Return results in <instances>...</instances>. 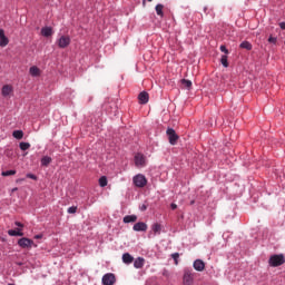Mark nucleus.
<instances>
[{
	"label": "nucleus",
	"instance_id": "f257e3e1",
	"mask_svg": "<svg viewBox=\"0 0 285 285\" xmlns=\"http://www.w3.org/2000/svg\"><path fill=\"white\" fill-rule=\"evenodd\" d=\"M269 266L273 268H277V266H282L285 264V257L284 254H274L268 259Z\"/></svg>",
	"mask_w": 285,
	"mask_h": 285
},
{
	"label": "nucleus",
	"instance_id": "f03ea898",
	"mask_svg": "<svg viewBox=\"0 0 285 285\" xmlns=\"http://www.w3.org/2000/svg\"><path fill=\"white\" fill-rule=\"evenodd\" d=\"M183 284L184 285H194L195 284V273L190 268L184 269L183 275Z\"/></svg>",
	"mask_w": 285,
	"mask_h": 285
},
{
	"label": "nucleus",
	"instance_id": "7ed1b4c3",
	"mask_svg": "<svg viewBox=\"0 0 285 285\" xmlns=\"http://www.w3.org/2000/svg\"><path fill=\"white\" fill-rule=\"evenodd\" d=\"M18 246H20V248H32V246L37 248V244H35V240L27 237L20 238L18 240Z\"/></svg>",
	"mask_w": 285,
	"mask_h": 285
},
{
	"label": "nucleus",
	"instance_id": "20e7f679",
	"mask_svg": "<svg viewBox=\"0 0 285 285\" xmlns=\"http://www.w3.org/2000/svg\"><path fill=\"white\" fill-rule=\"evenodd\" d=\"M135 186L137 188H144V186H146V184H148V179H146V176L138 174L134 177L132 179Z\"/></svg>",
	"mask_w": 285,
	"mask_h": 285
},
{
	"label": "nucleus",
	"instance_id": "39448f33",
	"mask_svg": "<svg viewBox=\"0 0 285 285\" xmlns=\"http://www.w3.org/2000/svg\"><path fill=\"white\" fill-rule=\"evenodd\" d=\"M166 132H167V137L169 139V144L171 146H175L177 144V141L179 140V135H177V132L173 128H168Z\"/></svg>",
	"mask_w": 285,
	"mask_h": 285
},
{
	"label": "nucleus",
	"instance_id": "423d86ee",
	"mask_svg": "<svg viewBox=\"0 0 285 285\" xmlns=\"http://www.w3.org/2000/svg\"><path fill=\"white\" fill-rule=\"evenodd\" d=\"M117 282V278H115V274L108 273L102 276V284L104 285H112Z\"/></svg>",
	"mask_w": 285,
	"mask_h": 285
},
{
	"label": "nucleus",
	"instance_id": "0eeeda50",
	"mask_svg": "<svg viewBox=\"0 0 285 285\" xmlns=\"http://www.w3.org/2000/svg\"><path fill=\"white\" fill-rule=\"evenodd\" d=\"M70 38L68 36H61L58 39V48H68L70 46Z\"/></svg>",
	"mask_w": 285,
	"mask_h": 285
},
{
	"label": "nucleus",
	"instance_id": "6e6552de",
	"mask_svg": "<svg viewBox=\"0 0 285 285\" xmlns=\"http://www.w3.org/2000/svg\"><path fill=\"white\" fill-rule=\"evenodd\" d=\"M132 229L136 233H146V230H148V225L144 222H139L134 225Z\"/></svg>",
	"mask_w": 285,
	"mask_h": 285
},
{
	"label": "nucleus",
	"instance_id": "1a4fd4ad",
	"mask_svg": "<svg viewBox=\"0 0 285 285\" xmlns=\"http://www.w3.org/2000/svg\"><path fill=\"white\" fill-rule=\"evenodd\" d=\"M8 43H10V40L6 37V31L0 29V48H6Z\"/></svg>",
	"mask_w": 285,
	"mask_h": 285
},
{
	"label": "nucleus",
	"instance_id": "9d476101",
	"mask_svg": "<svg viewBox=\"0 0 285 285\" xmlns=\"http://www.w3.org/2000/svg\"><path fill=\"white\" fill-rule=\"evenodd\" d=\"M135 165H136L137 167H144V166H146V157H144L142 154H137V155L135 156Z\"/></svg>",
	"mask_w": 285,
	"mask_h": 285
},
{
	"label": "nucleus",
	"instance_id": "9b49d317",
	"mask_svg": "<svg viewBox=\"0 0 285 285\" xmlns=\"http://www.w3.org/2000/svg\"><path fill=\"white\" fill-rule=\"evenodd\" d=\"M194 268H195V271H198V273H202V271H204V268H206V264L202 259H196L194 262Z\"/></svg>",
	"mask_w": 285,
	"mask_h": 285
},
{
	"label": "nucleus",
	"instance_id": "f8f14e48",
	"mask_svg": "<svg viewBox=\"0 0 285 285\" xmlns=\"http://www.w3.org/2000/svg\"><path fill=\"white\" fill-rule=\"evenodd\" d=\"M53 33L55 31H52V27H45L41 29L42 37H52Z\"/></svg>",
	"mask_w": 285,
	"mask_h": 285
},
{
	"label": "nucleus",
	"instance_id": "ddd939ff",
	"mask_svg": "<svg viewBox=\"0 0 285 285\" xmlns=\"http://www.w3.org/2000/svg\"><path fill=\"white\" fill-rule=\"evenodd\" d=\"M138 99H139V104H148V99H149V96H148V92L146 91H142L138 95Z\"/></svg>",
	"mask_w": 285,
	"mask_h": 285
},
{
	"label": "nucleus",
	"instance_id": "4468645a",
	"mask_svg": "<svg viewBox=\"0 0 285 285\" xmlns=\"http://www.w3.org/2000/svg\"><path fill=\"white\" fill-rule=\"evenodd\" d=\"M8 235H10V237H23V232H21V229H9L8 230Z\"/></svg>",
	"mask_w": 285,
	"mask_h": 285
},
{
	"label": "nucleus",
	"instance_id": "2eb2a0df",
	"mask_svg": "<svg viewBox=\"0 0 285 285\" xmlns=\"http://www.w3.org/2000/svg\"><path fill=\"white\" fill-rule=\"evenodd\" d=\"M122 262L124 264H132V262H135V257H132L130 253H125L122 254Z\"/></svg>",
	"mask_w": 285,
	"mask_h": 285
},
{
	"label": "nucleus",
	"instance_id": "dca6fc26",
	"mask_svg": "<svg viewBox=\"0 0 285 285\" xmlns=\"http://www.w3.org/2000/svg\"><path fill=\"white\" fill-rule=\"evenodd\" d=\"M124 224H131L137 222V215H127L122 218Z\"/></svg>",
	"mask_w": 285,
	"mask_h": 285
},
{
	"label": "nucleus",
	"instance_id": "f3484780",
	"mask_svg": "<svg viewBox=\"0 0 285 285\" xmlns=\"http://www.w3.org/2000/svg\"><path fill=\"white\" fill-rule=\"evenodd\" d=\"M144 264H146V259H144V257H138L134 262V266L136 268H144Z\"/></svg>",
	"mask_w": 285,
	"mask_h": 285
},
{
	"label": "nucleus",
	"instance_id": "a211bd4d",
	"mask_svg": "<svg viewBox=\"0 0 285 285\" xmlns=\"http://www.w3.org/2000/svg\"><path fill=\"white\" fill-rule=\"evenodd\" d=\"M29 73L31 77H39L41 75V69H39L37 66H33L29 69Z\"/></svg>",
	"mask_w": 285,
	"mask_h": 285
},
{
	"label": "nucleus",
	"instance_id": "6ab92c4d",
	"mask_svg": "<svg viewBox=\"0 0 285 285\" xmlns=\"http://www.w3.org/2000/svg\"><path fill=\"white\" fill-rule=\"evenodd\" d=\"M10 92H12V86L10 85H4L2 87V97H9Z\"/></svg>",
	"mask_w": 285,
	"mask_h": 285
},
{
	"label": "nucleus",
	"instance_id": "aec40b11",
	"mask_svg": "<svg viewBox=\"0 0 285 285\" xmlns=\"http://www.w3.org/2000/svg\"><path fill=\"white\" fill-rule=\"evenodd\" d=\"M52 164V158L50 156H43L41 158V166H50Z\"/></svg>",
	"mask_w": 285,
	"mask_h": 285
},
{
	"label": "nucleus",
	"instance_id": "412c9836",
	"mask_svg": "<svg viewBox=\"0 0 285 285\" xmlns=\"http://www.w3.org/2000/svg\"><path fill=\"white\" fill-rule=\"evenodd\" d=\"M155 10H156V13L158 17H161V18L164 17V4L158 3L156 6Z\"/></svg>",
	"mask_w": 285,
	"mask_h": 285
},
{
	"label": "nucleus",
	"instance_id": "4be33fe9",
	"mask_svg": "<svg viewBox=\"0 0 285 285\" xmlns=\"http://www.w3.org/2000/svg\"><path fill=\"white\" fill-rule=\"evenodd\" d=\"M151 230L155 233V235H159L161 233V225L159 223H156L151 226Z\"/></svg>",
	"mask_w": 285,
	"mask_h": 285
},
{
	"label": "nucleus",
	"instance_id": "5701e85b",
	"mask_svg": "<svg viewBox=\"0 0 285 285\" xmlns=\"http://www.w3.org/2000/svg\"><path fill=\"white\" fill-rule=\"evenodd\" d=\"M99 186L101 188H106V186H108V178L106 176L99 178Z\"/></svg>",
	"mask_w": 285,
	"mask_h": 285
},
{
	"label": "nucleus",
	"instance_id": "b1692460",
	"mask_svg": "<svg viewBox=\"0 0 285 285\" xmlns=\"http://www.w3.org/2000/svg\"><path fill=\"white\" fill-rule=\"evenodd\" d=\"M239 47L244 50H253V45H250L248 41H243Z\"/></svg>",
	"mask_w": 285,
	"mask_h": 285
},
{
	"label": "nucleus",
	"instance_id": "393cba45",
	"mask_svg": "<svg viewBox=\"0 0 285 285\" xmlns=\"http://www.w3.org/2000/svg\"><path fill=\"white\" fill-rule=\"evenodd\" d=\"M12 137H14V139H23V130H14Z\"/></svg>",
	"mask_w": 285,
	"mask_h": 285
},
{
	"label": "nucleus",
	"instance_id": "a878e982",
	"mask_svg": "<svg viewBox=\"0 0 285 285\" xmlns=\"http://www.w3.org/2000/svg\"><path fill=\"white\" fill-rule=\"evenodd\" d=\"M181 85L184 86V88H187V90H190V88L193 87V81L183 79Z\"/></svg>",
	"mask_w": 285,
	"mask_h": 285
},
{
	"label": "nucleus",
	"instance_id": "bb28decb",
	"mask_svg": "<svg viewBox=\"0 0 285 285\" xmlns=\"http://www.w3.org/2000/svg\"><path fill=\"white\" fill-rule=\"evenodd\" d=\"M220 63L224 66V68H228V56L227 55L222 56Z\"/></svg>",
	"mask_w": 285,
	"mask_h": 285
},
{
	"label": "nucleus",
	"instance_id": "cd10ccee",
	"mask_svg": "<svg viewBox=\"0 0 285 285\" xmlns=\"http://www.w3.org/2000/svg\"><path fill=\"white\" fill-rule=\"evenodd\" d=\"M1 175H2V177H10L12 175H17V170L11 169V170H7V171H2Z\"/></svg>",
	"mask_w": 285,
	"mask_h": 285
},
{
	"label": "nucleus",
	"instance_id": "c85d7f7f",
	"mask_svg": "<svg viewBox=\"0 0 285 285\" xmlns=\"http://www.w3.org/2000/svg\"><path fill=\"white\" fill-rule=\"evenodd\" d=\"M19 148H20V150H29L30 149V142H20Z\"/></svg>",
	"mask_w": 285,
	"mask_h": 285
},
{
	"label": "nucleus",
	"instance_id": "c756f323",
	"mask_svg": "<svg viewBox=\"0 0 285 285\" xmlns=\"http://www.w3.org/2000/svg\"><path fill=\"white\" fill-rule=\"evenodd\" d=\"M67 213H69V215H75V213H77V206H71L67 209Z\"/></svg>",
	"mask_w": 285,
	"mask_h": 285
},
{
	"label": "nucleus",
	"instance_id": "7c9ffc66",
	"mask_svg": "<svg viewBox=\"0 0 285 285\" xmlns=\"http://www.w3.org/2000/svg\"><path fill=\"white\" fill-rule=\"evenodd\" d=\"M171 257L174 258V262H175V264L177 266V264H179V253L171 254Z\"/></svg>",
	"mask_w": 285,
	"mask_h": 285
},
{
	"label": "nucleus",
	"instance_id": "2f4dec72",
	"mask_svg": "<svg viewBox=\"0 0 285 285\" xmlns=\"http://www.w3.org/2000/svg\"><path fill=\"white\" fill-rule=\"evenodd\" d=\"M268 42H269V43H277V38L271 36V37L268 38Z\"/></svg>",
	"mask_w": 285,
	"mask_h": 285
},
{
	"label": "nucleus",
	"instance_id": "473e14b6",
	"mask_svg": "<svg viewBox=\"0 0 285 285\" xmlns=\"http://www.w3.org/2000/svg\"><path fill=\"white\" fill-rule=\"evenodd\" d=\"M27 178L37 181V176L35 174H27Z\"/></svg>",
	"mask_w": 285,
	"mask_h": 285
},
{
	"label": "nucleus",
	"instance_id": "72a5a7b5",
	"mask_svg": "<svg viewBox=\"0 0 285 285\" xmlns=\"http://www.w3.org/2000/svg\"><path fill=\"white\" fill-rule=\"evenodd\" d=\"M220 50L225 52V55H228V49L226 48V46H220Z\"/></svg>",
	"mask_w": 285,
	"mask_h": 285
},
{
	"label": "nucleus",
	"instance_id": "f704fd0d",
	"mask_svg": "<svg viewBox=\"0 0 285 285\" xmlns=\"http://www.w3.org/2000/svg\"><path fill=\"white\" fill-rule=\"evenodd\" d=\"M170 208H171V210H177V204L171 203V204H170Z\"/></svg>",
	"mask_w": 285,
	"mask_h": 285
},
{
	"label": "nucleus",
	"instance_id": "c9c22d12",
	"mask_svg": "<svg viewBox=\"0 0 285 285\" xmlns=\"http://www.w3.org/2000/svg\"><path fill=\"white\" fill-rule=\"evenodd\" d=\"M140 210H141V212L148 210V206H147V205H145V204H144V205H141V206H140Z\"/></svg>",
	"mask_w": 285,
	"mask_h": 285
},
{
	"label": "nucleus",
	"instance_id": "e433bc0d",
	"mask_svg": "<svg viewBox=\"0 0 285 285\" xmlns=\"http://www.w3.org/2000/svg\"><path fill=\"white\" fill-rule=\"evenodd\" d=\"M35 239H43V235L42 234H38L35 236Z\"/></svg>",
	"mask_w": 285,
	"mask_h": 285
},
{
	"label": "nucleus",
	"instance_id": "4c0bfd02",
	"mask_svg": "<svg viewBox=\"0 0 285 285\" xmlns=\"http://www.w3.org/2000/svg\"><path fill=\"white\" fill-rule=\"evenodd\" d=\"M14 224L18 226V228H23V224H21L20 222H16Z\"/></svg>",
	"mask_w": 285,
	"mask_h": 285
},
{
	"label": "nucleus",
	"instance_id": "58836bf2",
	"mask_svg": "<svg viewBox=\"0 0 285 285\" xmlns=\"http://www.w3.org/2000/svg\"><path fill=\"white\" fill-rule=\"evenodd\" d=\"M279 28H281V30H285V22H281Z\"/></svg>",
	"mask_w": 285,
	"mask_h": 285
},
{
	"label": "nucleus",
	"instance_id": "ea45409f",
	"mask_svg": "<svg viewBox=\"0 0 285 285\" xmlns=\"http://www.w3.org/2000/svg\"><path fill=\"white\" fill-rule=\"evenodd\" d=\"M147 1H153V0H147ZM142 8H146V0H142Z\"/></svg>",
	"mask_w": 285,
	"mask_h": 285
},
{
	"label": "nucleus",
	"instance_id": "a19ab883",
	"mask_svg": "<svg viewBox=\"0 0 285 285\" xmlns=\"http://www.w3.org/2000/svg\"><path fill=\"white\" fill-rule=\"evenodd\" d=\"M17 190H19L17 187H14L13 189H12V193H17Z\"/></svg>",
	"mask_w": 285,
	"mask_h": 285
},
{
	"label": "nucleus",
	"instance_id": "79ce46f5",
	"mask_svg": "<svg viewBox=\"0 0 285 285\" xmlns=\"http://www.w3.org/2000/svg\"><path fill=\"white\" fill-rule=\"evenodd\" d=\"M191 204H195V200H193Z\"/></svg>",
	"mask_w": 285,
	"mask_h": 285
}]
</instances>
